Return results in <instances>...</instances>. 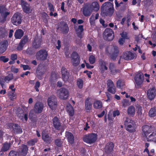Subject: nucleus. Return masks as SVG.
<instances>
[{"instance_id":"nucleus-1","label":"nucleus","mask_w":156,"mask_h":156,"mask_svg":"<svg viewBox=\"0 0 156 156\" xmlns=\"http://www.w3.org/2000/svg\"><path fill=\"white\" fill-rule=\"evenodd\" d=\"M114 11L113 4L109 2H106L101 7V15L103 17H111L112 16Z\"/></svg>"},{"instance_id":"nucleus-2","label":"nucleus","mask_w":156,"mask_h":156,"mask_svg":"<svg viewBox=\"0 0 156 156\" xmlns=\"http://www.w3.org/2000/svg\"><path fill=\"white\" fill-rule=\"evenodd\" d=\"M124 125L126 127V130L129 132L132 133L136 131V127L135 122L131 119L126 118L124 122Z\"/></svg>"},{"instance_id":"nucleus-3","label":"nucleus","mask_w":156,"mask_h":156,"mask_svg":"<svg viewBox=\"0 0 156 156\" xmlns=\"http://www.w3.org/2000/svg\"><path fill=\"white\" fill-rule=\"evenodd\" d=\"M97 139V136L94 133H91L85 135L83 137V141L89 144L94 143Z\"/></svg>"},{"instance_id":"nucleus-4","label":"nucleus","mask_w":156,"mask_h":156,"mask_svg":"<svg viewBox=\"0 0 156 156\" xmlns=\"http://www.w3.org/2000/svg\"><path fill=\"white\" fill-rule=\"evenodd\" d=\"M104 39L106 41H112L114 38V33L110 28H107L103 33Z\"/></svg>"},{"instance_id":"nucleus-5","label":"nucleus","mask_w":156,"mask_h":156,"mask_svg":"<svg viewBox=\"0 0 156 156\" xmlns=\"http://www.w3.org/2000/svg\"><path fill=\"white\" fill-rule=\"evenodd\" d=\"M48 56V53L46 50L42 49L37 51L36 55V59L39 61L45 60Z\"/></svg>"},{"instance_id":"nucleus-6","label":"nucleus","mask_w":156,"mask_h":156,"mask_svg":"<svg viewBox=\"0 0 156 156\" xmlns=\"http://www.w3.org/2000/svg\"><path fill=\"white\" fill-rule=\"evenodd\" d=\"M144 77L143 74L141 72H138L135 74L134 79L137 87H141L144 81Z\"/></svg>"},{"instance_id":"nucleus-7","label":"nucleus","mask_w":156,"mask_h":156,"mask_svg":"<svg viewBox=\"0 0 156 156\" xmlns=\"http://www.w3.org/2000/svg\"><path fill=\"white\" fill-rule=\"evenodd\" d=\"M22 16L21 14L19 12L14 14L11 18V22L14 25L17 26L21 23Z\"/></svg>"},{"instance_id":"nucleus-8","label":"nucleus","mask_w":156,"mask_h":156,"mask_svg":"<svg viewBox=\"0 0 156 156\" xmlns=\"http://www.w3.org/2000/svg\"><path fill=\"white\" fill-rule=\"evenodd\" d=\"M56 29L57 30H59L64 34H67L69 30V28L67 23L63 21L60 22Z\"/></svg>"},{"instance_id":"nucleus-9","label":"nucleus","mask_w":156,"mask_h":156,"mask_svg":"<svg viewBox=\"0 0 156 156\" xmlns=\"http://www.w3.org/2000/svg\"><path fill=\"white\" fill-rule=\"evenodd\" d=\"M57 99L54 95H51L48 98V103L51 110H53L56 108L57 106Z\"/></svg>"},{"instance_id":"nucleus-10","label":"nucleus","mask_w":156,"mask_h":156,"mask_svg":"<svg viewBox=\"0 0 156 156\" xmlns=\"http://www.w3.org/2000/svg\"><path fill=\"white\" fill-rule=\"evenodd\" d=\"M16 113L19 119L23 121L25 120L27 121L28 120V113H24V111L21 108H18L16 112Z\"/></svg>"},{"instance_id":"nucleus-11","label":"nucleus","mask_w":156,"mask_h":156,"mask_svg":"<svg viewBox=\"0 0 156 156\" xmlns=\"http://www.w3.org/2000/svg\"><path fill=\"white\" fill-rule=\"evenodd\" d=\"M71 62L73 66H77L80 63V57L78 53L76 52H73L71 55Z\"/></svg>"},{"instance_id":"nucleus-12","label":"nucleus","mask_w":156,"mask_h":156,"mask_svg":"<svg viewBox=\"0 0 156 156\" xmlns=\"http://www.w3.org/2000/svg\"><path fill=\"white\" fill-rule=\"evenodd\" d=\"M58 92V96L60 99L66 100L67 99L69 96V92L67 89L62 87L59 89Z\"/></svg>"},{"instance_id":"nucleus-13","label":"nucleus","mask_w":156,"mask_h":156,"mask_svg":"<svg viewBox=\"0 0 156 156\" xmlns=\"http://www.w3.org/2000/svg\"><path fill=\"white\" fill-rule=\"evenodd\" d=\"M152 128V126H149L147 125H145L142 126V135L144 137L147 138L148 135L152 133L153 131Z\"/></svg>"},{"instance_id":"nucleus-14","label":"nucleus","mask_w":156,"mask_h":156,"mask_svg":"<svg viewBox=\"0 0 156 156\" xmlns=\"http://www.w3.org/2000/svg\"><path fill=\"white\" fill-rule=\"evenodd\" d=\"M44 105L42 102L37 101L34 104V110L36 114L41 113L43 109Z\"/></svg>"},{"instance_id":"nucleus-15","label":"nucleus","mask_w":156,"mask_h":156,"mask_svg":"<svg viewBox=\"0 0 156 156\" xmlns=\"http://www.w3.org/2000/svg\"><path fill=\"white\" fill-rule=\"evenodd\" d=\"M21 5L23 12L27 14L32 12L30 5L26 2V1H21Z\"/></svg>"},{"instance_id":"nucleus-16","label":"nucleus","mask_w":156,"mask_h":156,"mask_svg":"<svg viewBox=\"0 0 156 156\" xmlns=\"http://www.w3.org/2000/svg\"><path fill=\"white\" fill-rule=\"evenodd\" d=\"M28 151V147L27 145L22 144L19 149L18 152L19 156H26Z\"/></svg>"},{"instance_id":"nucleus-17","label":"nucleus","mask_w":156,"mask_h":156,"mask_svg":"<svg viewBox=\"0 0 156 156\" xmlns=\"http://www.w3.org/2000/svg\"><path fill=\"white\" fill-rule=\"evenodd\" d=\"M82 9L83 13V15L86 17L90 16L93 11L88 3L85 4Z\"/></svg>"},{"instance_id":"nucleus-18","label":"nucleus","mask_w":156,"mask_h":156,"mask_svg":"<svg viewBox=\"0 0 156 156\" xmlns=\"http://www.w3.org/2000/svg\"><path fill=\"white\" fill-rule=\"evenodd\" d=\"M28 36L27 35H25L24 36L23 38L21 40L17 48V49L18 51H21L23 49V48L28 42Z\"/></svg>"},{"instance_id":"nucleus-19","label":"nucleus","mask_w":156,"mask_h":156,"mask_svg":"<svg viewBox=\"0 0 156 156\" xmlns=\"http://www.w3.org/2000/svg\"><path fill=\"white\" fill-rule=\"evenodd\" d=\"M61 73L63 80L65 82L68 81L69 77V73L65 67L62 66V67Z\"/></svg>"},{"instance_id":"nucleus-20","label":"nucleus","mask_w":156,"mask_h":156,"mask_svg":"<svg viewBox=\"0 0 156 156\" xmlns=\"http://www.w3.org/2000/svg\"><path fill=\"white\" fill-rule=\"evenodd\" d=\"M42 43V38H39L38 37H35L34 38L32 42V45L34 48L38 49L41 47Z\"/></svg>"},{"instance_id":"nucleus-21","label":"nucleus","mask_w":156,"mask_h":156,"mask_svg":"<svg viewBox=\"0 0 156 156\" xmlns=\"http://www.w3.org/2000/svg\"><path fill=\"white\" fill-rule=\"evenodd\" d=\"M114 144L112 142L108 143L105 147V152L109 156H113L112 155L114 147Z\"/></svg>"},{"instance_id":"nucleus-22","label":"nucleus","mask_w":156,"mask_h":156,"mask_svg":"<svg viewBox=\"0 0 156 156\" xmlns=\"http://www.w3.org/2000/svg\"><path fill=\"white\" fill-rule=\"evenodd\" d=\"M99 66V69L101 73H104L105 70L108 69V67L106 66V63L102 59H100L98 61Z\"/></svg>"},{"instance_id":"nucleus-23","label":"nucleus","mask_w":156,"mask_h":156,"mask_svg":"<svg viewBox=\"0 0 156 156\" xmlns=\"http://www.w3.org/2000/svg\"><path fill=\"white\" fill-rule=\"evenodd\" d=\"M42 139L45 143L48 144H50L52 141L51 137L45 131H43L42 132Z\"/></svg>"},{"instance_id":"nucleus-24","label":"nucleus","mask_w":156,"mask_h":156,"mask_svg":"<svg viewBox=\"0 0 156 156\" xmlns=\"http://www.w3.org/2000/svg\"><path fill=\"white\" fill-rule=\"evenodd\" d=\"M8 45V42L7 40L0 42V54H2L6 51Z\"/></svg>"},{"instance_id":"nucleus-25","label":"nucleus","mask_w":156,"mask_h":156,"mask_svg":"<svg viewBox=\"0 0 156 156\" xmlns=\"http://www.w3.org/2000/svg\"><path fill=\"white\" fill-rule=\"evenodd\" d=\"M52 121L53 126L57 130H60L61 129V125L59 119L55 116L53 118Z\"/></svg>"},{"instance_id":"nucleus-26","label":"nucleus","mask_w":156,"mask_h":156,"mask_svg":"<svg viewBox=\"0 0 156 156\" xmlns=\"http://www.w3.org/2000/svg\"><path fill=\"white\" fill-rule=\"evenodd\" d=\"M123 58L125 60L133 59L135 56L134 54L130 51L124 52L122 54Z\"/></svg>"},{"instance_id":"nucleus-27","label":"nucleus","mask_w":156,"mask_h":156,"mask_svg":"<svg viewBox=\"0 0 156 156\" xmlns=\"http://www.w3.org/2000/svg\"><path fill=\"white\" fill-rule=\"evenodd\" d=\"M156 90L154 87L150 88L147 91V96L150 100H153L155 96Z\"/></svg>"},{"instance_id":"nucleus-28","label":"nucleus","mask_w":156,"mask_h":156,"mask_svg":"<svg viewBox=\"0 0 156 156\" xmlns=\"http://www.w3.org/2000/svg\"><path fill=\"white\" fill-rule=\"evenodd\" d=\"M66 136L68 142L71 145H73L74 142V137L73 134L71 132L66 131Z\"/></svg>"},{"instance_id":"nucleus-29","label":"nucleus","mask_w":156,"mask_h":156,"mask_svg":"<svg viewBox=\"0 0 156 156\" xmlns=\"http://www.w3.org/2000/svg\"><path fill=\"white\" fill-rule=\"evenodd\" d=\"M10 14L9 12H4V13L2 14L0 16V23L3 24L8 21L7 16Z\"/></svg>"},{"instance_id":"nucleus-30","label":"nucleus","mask_w":156,"mask_h":156,"mask_svg":"<svg viewBox=\"0 0 156 156\" xmlns=\"http://www.w3.org/2000/svg\"><path fill=\"white\" fill-rule=\"evenodd\" d=\"M112 52L111 55V58L113 60H115L118 55L119 52V50L117 47H115L112 49Z\"/></svg>"},{"instance_id":"nucleus-31","label":"nucleus","mask_w":156,"mask_h":156,"mask_svg":"<svg viewBox=\"0 0 156 156\" xmlns=\"http://www.w3.org/2000/svg\"><path fill=\"white\" fill-rule=\"evenodd\" d=\"M24 35V32L21 29L16 30L14 34V37L16 39H20Z\"/></svg>"},{"instance_id":"nucleus-32","label":"nucleus","mask_w":156,"mask_h":156,"mask_svg":"<svg viewBox=\"0 0 156 156\" xmlns=\"http://www.w3.org/2000/svg\"><path fill=\"white\" fill-rule=\"evenodd\" d=\"M90 98H87L85 101V109L87 112H89L92 107V104L89 101Z\"/></svg>"},{"instance_id":"nucleus-33","label":"nucleus","mask_w":156,"mask_h":156,"mask_svg":"<svg viewBox=\"0 0 156 156\" xmlns=\"http://www.w3.org/2000/svg\"><path fill=\"white\" fill-rule=\"evenodd\" d=\"M12 128L14 133H16L20 134L22 132V129L18 124H13L12 126Z\"/></svg>"},{"instance_id":"nucleus-34","label":"nucleus","mask_w":156,"mask_h":156,"mask_svg":"<svg viewBox=\"0 0 156 156\" xmlns=\"http://www.w3.org/2000/svg\"><path fill=\"white\" fill-rule=\"evenodd\" d=\"M66 111L70 116H73L74 113V110L71 104L67 105L66 106Z\"/></svg>"},{"instance_id":"nucleus-35","label":"nucleus","mask_w":156,"mask_h":156,"mask_svg":"<svg viewBox=\"0 0 156 156\" xmlns=\"http://www.w3.org/2000/svg\"><path fill=\"white\" fill-rule=\"evenodd\" d=\"M11 145V143L10 142L8 143L7 142L4 143L1 148L0 152H5L8 151Z\"/></svg>"},{"instance_id":"nucleus-36","label":"nucleus","mask_w":156,"mask_h":156,"mask_svg":"<svg viewBox=\"0 0 156 156\" xmlns=\"http://www.w3.org/2000/svg\"><path fill=\"white\" fill-rule=\"evenodd\" d=\"M91 7L92 11L93 10L98 11L99 9V4L97 2H93L91 4H88Z\"/></svg>"},{"instance_id":"nucleus-37","label":"nucleus","mask_w":156,"mask_h":156,"mask_svg":"<svg viewBox=\"0 0 156 156\" xmlns=\"http://www.w3.org/2000/svg\"><path fill=\"white\" fill-rule=\"evenodd\" d=\"M128 115L132 117H133L135 114V108L134 107L131 105L127 109Z\"/></svg>"},{"instance_id":"nucleus-38","label":"nucleus","mask_w":156,"mask_h":156,"mask_svg":"<svg viewBox=\"0 0 156 156\" xmlns=\"http://www.w3.org/2000/svg\"><path fill=\"white\" fill-rule=\"evenodd\" d=\"M94 107L97 109L101 108L102 107V104L101 101L99 100H97L93 104Z\"/></svg>"},{"instance_id":"nucleus-39","label":"nucleus","mask_w":156,"mask_h":156,"mask_svg":"<svg viewBox=\"0 0 156 156\" xmlns=\"http://www.w3.org/2000/svg\"><path fill=\"white\" fill-rule=\"evenodd\" d=\"M149 115L151 117H154L156 116V107L151 108L148 112Z\"/></svg>"},{"instance_id":"nucleus-40","label":"nucleus","mask_w":156,"mask_h":156,"mask_svg":"<svg viewBox=\"0 0 156 156\" xmlns=\"http://www.w3.org/2000/svg\"><path fill=\"white\" fill-rule=\"evenodd\" d=\"M5 81L7 83H9L10 81L14 79V76L13 74L9 73L7 76L4 77Z\"/></svg>"},{"instance_id":"nucleus-41","label":"nucleus","mask_w":156,"mask_h":156,"mask_svg":"<svg viewBox=\"0 0 156 156\" xmlns=\"http://www.w3.org/2000/svg\"><path fill=\"white\" fill-rule=\"evenodd\" d=\"M76 84L79 88L82 89L83 88V81L82 79H77L76 80Z\"/></svg>"},{"instance_id":"nucleus-42","label":"nucleus","mask_w":156,"mask_h":156,"mask_svg":"<svg viewBox=\"0 0 156 156\" xmlns=\"http://www.w3.org/2000/svg\"><path fill=\"white\" fill-rule=\"evenodd\" d=\"M136 110L138 116H141L142 114V108L140 105H137L136 106Z\"/></svg>"},{"instance_id":"nucleus-43","label":"nucleus","mask_w":156,"mask_h":156,"mask_svg":"<svg viewBox=\"0 0 156 156\" xmlns=\"http://www.w3.org/2000/svg\"><path fill=\"white\" fill-rule=\"evenodd\" d=\"M63 141L61 140L60 138L56 139L55 140V144L58 147H61L62 146Z\"/></svg>"},{"instance_id":"nucleus-44","label":"nucleus","mask_w":156,"mask_h":156,"mask_svg":"<svg viewBox=\"0 0 156 156\" xmlns=\"http://www.w3.org/2000/svg\"><path fill=\"white\" fill-rule=\"evenodd\" d=\"M124 84V83L120 80H119L116 82L117 87L119 88H122Z\"/></svg>"},{"instance_id":"nucleus-45","label":"nucleus","mask_w":156,"mask_h":156,"mask_svg":"<svg viewBox=\"0 0 156 156\" xmlns=\"http://www.w3.org/2000/svg\"><path fill=\"white\" fill-rule=\"evenodd\" d=\"M151 133V134L148 137L147 136L146 138L147 141H151L155 138V133L154 132H152Z\"/></svg>"},{"instance_id":"nucleus-46","label":"nucleus","mask_w":156,"mask_h":156,"mask_svg":"<svg viewBox=\"0 0 156 156\" xmlns=\"http://www.w3.org/2000/svg\"><path fill=\"white\" fill-rule=\"evenodd\" d=\"M37 139H32L28 141L27 143L28 145L33 146L37 142Z\"/></svg>"},{"instance_id":"nucleus-47","label":"nucleus","mask_w":156,"mask_h":156,"mask_svg":"<svg viewBox=\"0 0 156 156\" xmlns=\"http://www.w3.org/2000/svg\"><path fill=\"white\" fill-rule=\"evenodd\" d=\"M115 68V64L114 62H110L109 63V68L111 73L113 72Z\"/></svg>"},{"instance_id":"nucleus-48","label":"nucleus","mask_w":156,"mask_h":156,"mask_svg":"<svg viewBox=\"0 0 156 156\" xmlns=\"http://www.w3.org/2000/svg\"><path fill=\"white\" fill-rule=\"evenodd\" d=\"M8 156H19V154L17 151L12 150L9 152Z\"/></svg>"},{"instance_id":"nucleus-49","label":"nucleus","mask_w":156,"mask_h":156,"mask_svg":"<svg viewBox=\"0 0 156 156\" xmlns=\"http://www.w3.org/2000/svg\"><path fill=\"white\" fill-rule=\"evenodd\" d=\"M108 91L109 92L112 94H114L116 92V88L115 86H114V87H109L108 89Z\"/></svg>"},{"instance_id":"nucleus-50","label":"nucleus","mask_w":156,"mask_h":156,"mask_svg":"<svg viewBox=\"0 0 156 156\" xmlns=\"http://www.w3.org/2000/svg\"><path fill=\"white\" fill-rule=\"evenodd\" d=\"M96 59L94 56L91 55L90 56L89 58V61L90 64H94L95 62Z\"/></svg>"},{"instance_id":"nucleus-51","label":"nucleus","mask_w":156,"mask_h":156,"mask_svg":"<svg viewBox=\"0 0 156 156\" xmlns=\"http://www.w3.org/2000/svg\"><path fill=\"white\" fill-rule=\"evenodd\" d=\"M107 86L108 89V88L115 86L113 82L110 79L107 81Z\"/></svg>"},{"instance_id":"nucleus-52","label":"nucleus","mask_w":156,"mask_h":156,"mask_svg":"<svg viewBox=\"0 0 156 156\" xmlns=\"http://www.w3.org/2000/svg\"><path fill=\"white\" fill-rule=\"evenodd\" d=\"M48 7L50 12H53L55 11V8L54 5L51 3H48Z\"/></svg>"},{"instance_id":"nucleus-53","label":"nucleus","mask_w":156,"mask_h":156,"mask_svg":"<svg viewBox=\"0 0 156 156\" xmlns=\"http://www.w3.org/2000/svg\"><path fill=\"white\" fill-rule=\"evenodd\" d=\"M122 106L125 107L129 105V101L126 99H124L122 101Z\"/></svg>"},{"instance_id":"nucleus-54","label":"nucleus","mask_w":156,"mask_h":156,"mask_svg":"<svg viewBox=\"0 0 156 156\" xmlns=\"http://www.w3.org/2000/svg\"><path fill=\"white\" fill-rule=\"evenodd\" d=\"M40 83L39 81H37L36 82L35 85L34 87V89L36 91H37V92L39 91V90L38 88L40 87Z\"/></svg>"},{"instance_id":"nucleus-55","label":"nucleus","mask_w":156,"mask_h":156,"mask_svg":"<svg viewBox=\"0 0 156 156\" xmlns=\"http://www.w3.org/2000/svg\"><path fill=\"white\" fill-rule=\"evenodd\" d=\"M34 50L31 48H28L26 51L27 54L30 55H32L34 54Z\"/></svg>"},{"instance_id":"nucleus-56","label":"nucleus","mask_w":156,"mask_h":156,"mask_svg":"<svg viewBox=\"0 0 156 156\" xmlns=\"http://www.w3.org/2000/svg\"><path fill=\"white\" fill-rule=\"evenodd\" d=\"M16 94L14 92L12 93L9 95V98L11 100H13L16 98Z\"/></svg>"},{"instance_id":"nucleus-57","label":"nucleus","mask_w":156,"mask_h":156,"mask_svg":"<svg viewBox=\"0 0 156 156\" xmlns=\"http://www.w3.org/2000/svg\"><path fill=\"white\" fill-rule=\"evenodd\" d=\"M95 16L92 14L89 19V21L91 25L94 24V23L95 19H94Z\"/></svg>"},{"instance_id":"nucleus-58","label":"nucleus","mask_w":156,"mask_h":156,"mask_svg":"<svg viewBox=\"0 0 156 156\" xmlns=\"http://www.w3.org/2000/svg\"><path fill=\"white\" fill-rule=\"evenodd\" d=\"M0 60L4 62H6L9 61V59L6 58L5 56H1L0 57Z\"/></svg>"},{"instance_id":"nucleus-59","label":"nucleus","mask_w":156,"mask_h":156,"mask_svg":"<svg viewBox=\"0 0 156 156\" xmlns=\"http://www.w3.org/2000/svg\"><path fill=\"white\" fill-rule=\"evenodd\" d=\"M21 67H23V69L24 70H30L31 69V67L28 65L21 64Z\"/></svg>"},{"instance_id":"nucleus-60","label":"nucleus","mask_w":156,"mask_h":156,"mask_svg":"<svg viewBox=\"0 0 156 156\" xmlns=\"http://www.w3.org/2000/svg\"><path fill=\"white\" fill-rule=\"evenodd\" d=\"M121 36L122 38H123L125 39H128L129 38L127 36V34L126 32H123L121 34Z\"/></svg>"},{"instance_id":"nucleus-61","label":"nucleus","mask_w":156,"mask_h":156,"mask_svg":"<svg viewBox=\"0 0 156 156\" xmlns=\"http://www.w3.org/2000/svg\"><path fill=\"white\" fill-rule=\"evenodd\" d=\"M17 56L16 54H12L11 56V59L12 60L15 61L17 59Z\"/></svg>"},{"instance_id":"nucleus-62","label":"nucleus","mask_w":156,"mask_h":156,"mask_svg":"<svg viewBox=\"0 0 156 156\" xmlns=\"http://www.w3.org/2000/svg\"><path fill=\"white\" fill-rule=\"evenodd\" d=\"M11 71L14 73H17L18 72V69L17 68H15L14 66H12L11 67Z\"/></svg>"},{"instance_id":"nucleus-63","label":"nucleus","mask_w":156,"mask_h":156,"mask_svg":"<svg viewBox=\"0 0 156 156\" xmlns=\"http://www.w3.org/2000/svg\"><path fill=\"white\" fill-rule=\"evenodd\" d=\"M120 112L118 110H117L113 112V116L114 117H115L116 116H118L120 115Z\"/></svg>"},{"instance_id":"nucleus-64","label":"nucleus","mask_w":156,"mask_h":156,"mask_svg":"<svg viewBox=\"0 0 156 156\" xmlns=\"http://www.w3.org/2000/svg\"><path fill=\"white\" fill-rule=\"evenodd\" d=\"M57 46H56V48L58 49L59 50L61 47V41L59 40H58L57 41Z\"/></svg>"}]
</instances>
